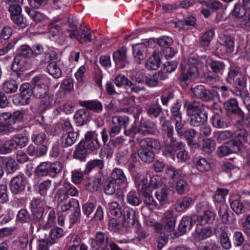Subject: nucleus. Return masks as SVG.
<instances>
[{
	"label": "nucleus",
	"mask_w": 250,
	"mask_h": 250,
	"mask_svg": "<svg viewBox=\"0 0 250 250\" xmlns=\"http://www.w3.org/2000/svg\"><path fill=\"white\" fill-rule=\"evenodd\" d=\"M247 8L240 3H236L231 11L232 16L237 19H241L246 15Z\"/></svg>",
	"instance_id": "44"
},
{
	"label": "nucleus",
	"mask_w": 250,
	"mask_h": 250,
	"mask_svg": "<svg viewBox=\"0 0 250 250\" xmlns=\"http://www.w3.org/2000/svg\"><path fill=\"white\" fill-rule=\"evenodd\" d=\"M168 139L169 142L165 144L164 149L165 152L170 156H174L177 151L182 150L185 146L182 142L178 141L174 137Z\"/></svg>",
	"instance_id": "9"
},
{
	"label": "nucleus",
	"mask_w": 250,
	"mask_h": 250,
	"mask_svg": "<svg viewBox=\"0 0 250 250\" xmlns=\"http://www.w3.org/2000/svg\"><path fill=\"white\" fill-rule=\"evenodd\" d=\"M30 58H33L31 48L27 45H22L18 49L13 62H20L22 59Z\"/></svg>",
	"instance_id": "22"
},
{
	"label": "nucleus",
	"mask_w": 250,
	"mask_h": 250,
	"mask_svg": "<svg viewBox=\"0 0 250 250\" xmlns=\"http://www.w3.org/2000/svg\"><path fill=\"white\" fill-rule=\"evenodd\" d=\"M187 115L188 117L204 112V106L199 102L192 101L191 102L186 101L184 104Z\"/></svg>",
	"instance_id": "10"
},
{
	"label": "nucleus",
	"mask_w": 250,
	"mask_h": 250,
	"mask_svg": "<svg viewBox=\"0 0 250 250\" xmlns=\"http://www.w3.org/2000/svg\"><path fill=\"white\" fill-rule=\"evenodd\" d=\"M88 116L89 112L87 110L81 109L76 111L74 118L77 125L82 126L87 122Z\"/></svg>",
	"instance_id": "32"
},
{
	"label": "nucleus",
	"mask_w": 250,
	"mask_h": 250,
	"mask_svg": "<svg viewBox=\"0 0 250 250\" xmlns=\"http://www.w3.org/2000/svg\"><path fill=\"white\" fill-rule=\"evenodd\" d=\"M195 231L196 237L198 241L209 237L212 234V231L210 228H202L201 225L197 226Z\"/></svg>",
	"instance_id": "37"
},
{
	"label": "nucleus",
	"mask_w": 250,
	"mask_h": 250,
	"mask_svg": "<svg viewBox=\"0 0 250 250\" xmlns=\"http://www.w3.org/2000/svg\"><path fill=\"white\" fill-rule=\"evenodd\" d=\"M79 191L74 186L68 182H64L62 187L56 193L55 198L60 202L66 201L68 196H77Z\"/></svg>",
	"instance_id": "2"
},
{
	"label": "nucleus",
	"mask_w": 250,
	"mask_h": 250,
	"mask_svg": "<svg viewBox=\"0 0 250 250\" xmlns=\"http://www.w3.org/2000/svg\"><path fill=\"white\" fill-rule=\"evenodd\" d=\"M238 77L233 79L234 81V85L237 88L236 91V95L240 96L242 92H248V91L246 89V81L247 77L243 75H238Z\"/></svg>",
	"instance_id": "29"
},
{
	"label": "nucleus",
	"mask_w": 250,
	"mask_h": 250,
	"mask_svg": "<svg viewBox=\"0 0 250 250\" xmlns=\"http://www.w3.org/2000/svg\"><path fill=\"white\" fill-rule=\"evenodd\" d=\"M233 41L229 37H225L223 43L218 47V49L220 50L222 54L231 53L233 51Z\"/></svg>",
	"instance_id": "38"
},
{
	"label": "nucleus",
	"mask_w": 250,
	"mask_h": 250,
	"mask_svg": "<svg viewBox=\"0 0 250 250\" xmlns=\"http://www.w3.org/2000/svg\"><path fill=\"white\" fill-rule=\"evenodd\" d=\"M158 100H157L155 103H151L148 104L146 108V114L151 118H156L160 116L161 114L165 115L163 114V111L162 107L158 103Z\"/></svg>",
	"instance_id": "27"
},
{
	"label": "nucleus",
	"mask_w": 250,
	"mask_h": 250,
	"mask_svg": "<svg viewBox=\"0 0 250 250\" xmlns=\"http://www.w3.org/2000/svg\"><path fill=\"white\" fill-rule=\"evenodd\" d=\"M162 134L166 136L167 139H171L174 137V127L171 121L166 119L165 115L159 117Z\"/></svg>",
	"instance_id": "11"
},
{
	"label": "nucleus",
	"mask_w": 250,
	"mask_h": 250,
	"mask_svg": "<svg viewBox=\"0 0 250 250\" xmlns=\"http://www.w3.org/2000/svg\"><path fill=\"white\" fill-rule=\"evenodd\" d=\"M199 250H221V248L214 241H208L199 247Z\"/></svg>",
	"instance_id": "64"
},
{
	"label": "nucleus",
	"mask_w": 250,
	"mask_h": 250,
	"mask_svg": "<svg viewBox=\"0 0 250 250\" xmlns=\"http://www.w3.org/2000/svg\"><path fill=\"white\" fill-rule=\"evenodd\" d=\"M123 225L125 228H129L134 226L136 220V211L128 207L124 208L123 210Z\"/></svg>",
	"instance_id": "8"
},
{
	"label": "nucleus",
	"mask_w": 250,
	"mask_h": 250,
	"mask_svg": "<svg viewBox=\"0 0 250 250\" xmlns=\"http://www.w3.org/2000/svg\"><path fill=\"white\" fill-rule=\"evenodd\" d=\"M17 220L21 223H28L32 220L30 214L26 209H21L18 213Z\"/></svg>",
	"instance_id": "54"
},
{
	"label": "nucleus",
	"mask_w": 250,
	"mask_h": 250,
	"mask_svg": "<svg viewBox=\"0 0 250 250\" xmlns=\"http://www.w3.org/2000/svg\"><path fill=\"white\" fill-rule=\"evenodd\" d=\"M114 83L118 87L125 86V87L128 86L130 87L131 91L134 89L133 87H131L133 85L132 83L125 76L119 75L117 76L115 79Z\"/></svg>",
	"instance_id": "48"
},
{
	"label": "nucleus",
	"mask_w": 250,
	"mask_h": 250,
	"mask_svg": "<svg viewBox=\"0 0 250 250\" xmlns=\"http://www.w3.org/2000/svg\"><path fill=\"white\" fill-rule=\"evenodd\" d=\"M32 95L38 99H42L46 97L49 92L48 85L44 83L36 84L32 86Z\"/></svg>",
	"instance_id": "21"
},
{
	"label": "nucleus",
	"mask_w": 250,
	"mask_h": 250,
	"mask_svg": "<svg viewBox=\"0 0 250 250\" xmlns=\"http://www.w3.org/2000/svg\"><path fill=\"white\" fill-rule=\"evenodd\" d=\"M189 124L191 126L199 127L203 125L208 120V113L206 111L195 114L189 117Z\"/></svg>",
	"instance_id": "25"
},
{
	"label": "nucleus",
	"mask_w": 250,
	"mask_h": 250,
	"mask_svg": "<svg viewBox=\"0 0 250 250\" xmlns=\"http://www.w3.org/2000/svg\"><path fill=\"white\" fill-rule=\"evenodd\" d=\"M250 139V134L244 128L236 130L233 133V139L231 141L233 144L234 151H240L245 143H248Z\"/></svg>",
	"instance_id": "3"
},
{
	"label": "nucleus",
	"mask_w": 250,
	"mask_h": 250,
	"mask_svg": "<svg viewBox=\"0 0 250 250\" xmlns=\"http://www.w3.org/2000/svg\"><path fill=\"white\" fill-rule=\"evenodd\" d=\"M194 216L192 217H183L178 226V231L180 235L185 234L188 230H190L194 223Z\"/></svg>",
	"instance_id": "24"
},
{
	"label": "nucleus",
	"mask_w": 250,
	"mask_h": 250,
	"mask_svg": "<svg viewBox=\"0 0 250 250\" xmlns=\"http://www.w3.org/2000/svg\"><path fill=\"white\" fill-rule=\"evenodd\" d=\"M239 151H234L233 144L230 141L229 143V146H220L217 150L218 155L220 157H224L229 155L231 153H237Z\"/></svg>",
	"instance_id": "51"
},
{
	"label": "nucleus",
	"mask_w": 250,
	"mask_h": 250,
	"mask_svg": "<svg viewBox=\"0 0 250 250\" xmlns=\"http://www.w3.org/2000/svg\"><path fill=\"white\" fill-rule=\"evenodd\" d=\"M140 195L142 197L144 204L146 206H151L153 208H157L158 204L149 191L145 192Z\"/></svg>",
	"instance_id": "45"
},
{
	"label": "nucleus",
	"mask_w": 250,
	"mask_h": 250,
	"mask_svg": "<svg viewBox=\"0 0 250 250\" xmlns=\"http://www.w3.org/2000/svg\"><path fill=\"white\" fill-rule=\"evenodd\" d=\"M88 156V150L85 146L84 142H81L76 146L73 153V158L81 162H84Z\"/></svg>",
	"instance_id": "15"
},
{
	"label": "nucleus",
	"mask_w": 250,
	"mask_h": 250,
	"mask_svg": "<svg viewBox=\"0 0 250 250\" xmlns=\"http://www.w3.org/2000/svg\"><path fill=\"white\" fill-rule=\"evenodd\" d=\"M90 30V29L89 28L81 25L78 30L79 34L75 35L73 33H72L69 34L68 36L71 39L76 38L81 42H90L92 39L91 35L89 32Z\"/></svg>",
	"instance_id": "13"
},
{
	"label": "nucleus",
	"mask_w": 250,
	"mask_h": 250,
	"mask_svg": "<svg viewBox=\"0 0 250 250\" xmlns=\"http://www.w3.org/2000/svg\"><path fill=\"white\" fill-rule=\"evenodd\" d=\"M18 83L16 81L11 79L4 82L2 85V89L6 94H12L17 92Z\"/></svg>",
	"instance_id": "39"
},
{
	"label": "nucleus",
	"mask_w": 250,
	"mask_h": 250,
	"mask_svg": "<svg viewBox=\"0 0 250 250\" xmlns=\"http://www.w3.org/2000/svg\"><path fill=\"white\" fill-rule=\"evenodd\" d=\"M214 37V32L212 30H208L202 35L201 44L204 47H208Z\"/></svg>",
	"instance_id": "49"
},
{
	"label": "nucleus",
	"mask_w": 250,
	"mask_h": 250,
	"mask_svg": "<svg viewBox=\"0 0 250 250\" xmlns=\"http://www.w3.org/2000/svg\"><path fill=\"white\" fill-rule=\"evenodd\" d=\"M193 204L192 199L188 196L183 197L177 201L175 208L177 212L185 211Z\"/></svg>",
	"instance_id": "30"
},
{
	"label": "nucleus",
	"mask_w": 250,
	"mask_h": 250,
	"mask_svg": "<svg viewBox=\"0 0 250 250\" xmlns=\"http://www.w3.org/2000/svg\"><path fill=\"white\" fill-rule=\"evenodd\" d=\"M196 167L200 172H205L210 169L209 164L204 158L198 159L196 162Z\"/></svg>",
	"instance_id": "56"
},
{
	"label": "nucleus",
	"mask_w": 250,
	"mask_h": 250,
	"mask_svg": "<svg viewBox=\"0 0 250 250\" xmlns=\"http://www.w3.org/2000/svg\"><path fill=\"white\" fill-rule=\"evenodd\" d=\"M6 171L9 173H14L18 168V164L15 159L12 157L4 159Z\"/></svg>",
	"instance_id": "46"
},
{
	"label": "nucleus",
	"mask_w": 250,
	"mask_h": 250,
	"mask_svg": "<svg viewBox=\"0 0 250 250\" xmlns=\"http://www.w3.org/2000/svg\"><path fill=\"white\" fill-rule=\"evenodd\" d=\"M127 48L122 46L113 54V59L115 62H125L128 61L127 57Z\"/></svg>",
	"instance_id": "34"
},
{
	"label": "nucleus",
	"mask_w": 250,
	"mask_h": 250,
	"mask_svg": "<svg viewBox=\"0 0 250 250\" xmlns=\"http://www.w3.org/2000/svg\"><path fill=\"white\" fill-rule=\"evenodd\" d=\"M120 187L117 183L108 177L104 181V191L107 195H113L116 190Z\"/></svg>",
	"instance_id": "36"
},
{
	"label": "nucleus",
	"mask_w": 250,
	"mask_h": 250,
	"mask_svg": "<svg viewBox=\"0 0 250 250\" xmlns=\"http://www.w3.org/2000/svg\"><path fill=\"white\" fill-rule=\"evenodd\" d=\"M133 55L136 62L144 60L146 57V46L144 43H137L132 46Z\"/></svg>",
	"instance_id": "16"
},
{
	"label": "nucleus",
	"mask_w": 250,
	"mask_h": 250,
	"mask_svg": "<svg viewBox=\"0 0 250 250\" xmlns=\"http://www.w3.org/2000/svg\"><path fill=\"white\" fill-rule=\"evenodd\" d=\"M138 155L143 163L146 164L153 162L155 159L154 152L146 148L141 147L138 150Z\"/></svg>",
	"instance_id": "28"
},
{
	"label": "nucleus",
	"mask_w": 250,
	"mask_h": 250,
	"mask_svg": "<svg viewBox=\"0 0 250 250\" xmlns=\"http://www.w3.org/2000/svg\"><path fill=\"white\" fill-rule=\"evenodd\" d=\"M240 20L238 21V26L242 28L244 30L246 31H250V13H249L248 16L244 18L239 19Z\"/></svg>",
	"instance_id": "61"
},
{
	"label": "nucleus",
	"mask_w": 250,
	"mask_h": 250,
	"mask_svg": "<svg viewBox=\"0 0 250 250\" xmlns=\"http://www.w3.org/2000/svg\"><path fill=\"white\" fill-rule=\"evenodd\" d=\"M163 59V53L156 48L149 57L147 62H161Z\"/></svg>",
	"instance_id": "57"
},
{
	"label": "nucleus",
	"mask_w": 250,
	"mask_h": 250,
	"mask_svg": "<svg viewBox=\"0 0 250 250\" xmlns=\"http://www.w3.org/2000/svg\"><path fill=\"white\" fill-rule=\"evenodd\" d=\"M194 223H196L197 226H202L207 223H212L215 219V214L211 211L207 210L202 215H194Z\"/></svg>",
	"instance_id": "19"
},
{
	"label": "nucleus",
	"mask_w": 250,
	"mask_h": 250,
	"mask_svg": "<svg viewBox=\"0 0 250 250\" xmlns=\"http://www.w3.org/2000/svg\"><path fill=\"white\" fill-rule=\"evenodd\" d=\"M12 100L13 104L17 105H26L30 103V100L21 93L14 95Z\"/></svg>",
	"instance_id": "55"
},
{
	"label": "nucleus",
	"mask_w": 250,
	"mask_h": 250,
	"mask_svg": "<svg viewBox=\"0 0 250 250\" xmlns=\"http://www.w3.org/2000/svg\"><path fill=\"white\" fill-rule=\"evenodd\" d=\"M224 107L228 113L237 115L241 121L244 120L245 114L239 107L238 102L235 99L232 98L226 101L224 103Z\"/></svg>",
	"instance_id": "6"
},
{
	"label": "nucleus",
	"mask_w": 250,
	"mask_h": 250,
	"mask_svg": "<svg viewBox=\"0 0 250 250\" xmlns=\"http://www.w3.org/2000/svg\"><path fill=\"white\" fill-rule=\"evenodd\" d=\"M26 179L23 174H19L13 177L10 182V189L14 194H20L25 188Z\"/></svg>",
	"instance_id": "7"
},
{
	"label": "nucleus",
	"mask_w": 250,
	"mask_h": 250,
	"mask_svg": "<svg viewBox=\"0 0 250 250\" xmlns=\"http://www.w3.org/2000/svg\"><path fill=\"white\" fill-rule=\"evenodd\" d=\"M129 117L126 116H114L112 119V124H116L121 127L126 128L129 123Z\"/></svg>",
	"instance_id": "52"
},
{
	"label": "nucleus",
	"mask_w": 250,
	"mask_h": 250,
	"mask_svg": "<svg viewBox=\"0 0 250 250\" xmlns=\"http://www.w3.org/2000/svg\"><path fill=\"white\" fill-rule=\"evenodd\" d=\"M104 167V161L102 159H94L88 161L86 165L84 173L88 174L94 168L102 170Z\"/></svg>",
	"instance_id": "33"
},
{
	"label": "nucleus",
	"mask_w": 250,
	"mask_h": 250,
	"mask_svg": "<svg viewBox=\"0 0 250 250\" xmlns=\"http://www.w3.org/2000/svg\"><path fill=\"white\" fill-rule=\"evenodd\" d=\"M181 104L177 100L171 109V117L175 121L174 127H176L185 123L182 121V114L180 111Z\"/></svg>",
	"instance_id": "20"
},
{
	"label": "nucleus",
	"mask_w": 250,
	"mask_h": 250,
	"mask_svg": "<svg viewBox=\"0 0 250 250\" xmlns=\"http://www.w3.org/2000/svg\"><path fill=\"white\" fill-rule=\"evenodd\" d=\"M192 89L195 97L204 102L211 101L217 93L214 90L206 89L203 85H197Z\"/></svg>",
	"instance_id": "5"
},
{
	"label": "nucleus",
	"mask_w": 250,
	"mask_h": 250,
	"mask_svg": "<svg viewBox=\"0 0 250 250\" xmlns=\"http://www.w3.org/2000/svg\"><path fill=\"white\" fill-rule=\"evenodd\" d=\"M65 202L62 206V210L64 212L69 209L75 210L79 208V204L77 200L71 198L69 201H65Z\"/></svg>",
	"instance_id": "53"
},
{
	"label": "nucleus",
	"mask_w": 250,
	"mask_h": 250,
	"mask_svg": "<svg viewBox=\"0 0 250 250\" xmlns=\"http://www.w3.org/2000/svg\"><path fill=\"white\" fill-rule=\"evenodd\" d=\"M215 143L211 139L204 140L203 141V149L208 154L211 153L215 149Z\"/></svg>",
	"instance_id": "58"
},
{
	"label": "nucleus",
	"mask_w": 250,
	"mask_h": 250,
	"mask_svg": "<svg viewBox=\"0 0 250 250\" xmlns=\"http://www.w3.org/2000/svg\"><path fill=\"white\" fill-rule=\"evenodd\" d=\"M168 194V189L167 187H163L155 192V197L159 201L160 205H164L167 202Z\"/></svg>",
	"instance_id": "43"
},
{
	"label": "nucleus",
	"mask_w": 250,
	"mask_h": 250,
	"mask_svg": "<svg viewBox=\"0 0 250 250\" xmlns=\"http://www.w3.org/2000/svg\"><path fill=\"white\" fill-rule=\"evenodd\" d=\"M101 180L95 177L89 178L85 180L83 185L85 189L91 192L97 191L101 186Z\"/></svg>",
	"instance_id": "23"
},
{
	"label": "nucleus",
	"mask_w": 250,
	"mask_h": 250,
	"mask_svg": "<svg viewBox=\"0 0 250 250\" xmlns=\"http://www.w3.org/2000/svg\"><path fill=\"white\" fill-rule=\"evenodd\" d=\"M14 141L17 145V147L19 146L21 148L25 147L28 142V138L21 134L15 135L13 136Z\"/></svg>",
	"instance_id": "63"
},
{
	"label": "nucleus",
	"mask_w": 250,
	"mask_h": 250,
	"mask_svg": "<svg viewBox=\"0 0 250 250\" xmlns=\"http://www.w3.org/2000/svg\"><path fill=\"white\" fill-rule=\"evenodd\" d=\"M211 120L212 125L216 128L225 129L228 126L224 118L219 114L214 115Z\"/></svg>",
	"instance_id": "42"
},
{
	"label": "nucleus",
	"mask_w": 250,
	"mask_h": 250,
	"mask_svg": "<svg viewBox=\"0 0 250 250\" xmlns=\"http://www.w3.org/2000/svg\"><path fill=\"white\" fill-rule=\"evenodd\" d=\"M139 144L141 147L146 148L153 151L159 150L161 147L160 141L154 138L147 137L141 139Z\"/></svg>",
	"instance_id": "12"
},
{
	"label": "nucleus",
	"mask_w": 250,
	"mask_h": 250,
	"mask_svg": "<svg viewBox=\"0 0 250 250\" xmlns=\"http://www.w3.org/2000/svg\"><path fill=\"white\" fill-rule=\"evenodd\" d=\"M232 242L236 248L241 247L245 242V237L242 232L235 231L233 232L232 237Z\"/></svg>",
	"instance_id": "47"
},
{
	"label": "nucleus",
	"mask_w": 250,
	"mask_h": 250,
	"mask_svg": "<svg viewBox=\"0 0 250 250\" xmlns=\"http://www.w3.org/2000/svg\"><path fill=\"white\" fill-rule=\"evenodd\" d=\"M218 213L223 223L232 224L235 220L234 213L225 205L220 207Z\"/></svg>",
	"instance_id": "17"
},
{
	"label": "nucleus",
	"mask_w": 250,
	"mask_h": 250,
	"mask_svg": "<svg viewBox=\"0 0 250 250\" xmlns=\"http://www.w3.org/2000/svg\"><path fill=\"white\" fill-rule=\"evenodd\" d=\"M185 123L175 127L177 136L180 138H184L187 141L188 146L191 148H197L198 144L195 141L197 132L192 128H185Z\"/></svg>",
	"instance_id": "1"
},
{
	"label": "nucleus",
	"mask_w": 250,
	"mask_h": 250,
	"mask_svg": "<svg viewBox=\"0 0 250 250\" xmlns=\"http://www.w3.org/2000/svg\"><path fill=\"white\" fill-rule=\"evenodd\" d=\"M110 240L106 233L98 231L96 233L95 238L91 239V246L93 250H107L106 248Z\"/></svg>",
	"instance_id": "4"
},
{
	"label": "nucleus",
	"mask_w": 250,
	"mask_h": 250,
	"mask_svg": "<svg viewBox=\"0 0 250 250\" xmlns=\"http://www.w3.org/2000/svg\"><path fill=\"white\" fill-rule=\"evenodd\" d=\"M47 68L49 74L54 78L58 79L61 77L62 75V70L57 63H48Z\"/></svg>",
	"instance_id": "50"
},
{
	"label": "nucleus",
	"mask_w": 250,
	"mask_h": 250,
	"mask_svg": "<svg viewBox=\"0 0 250 250\" xmlns=\"http://www.w3.org/2000/svg\"><path fill=\"white\" fill-rule=\"evenodd\" d=\"M109 178L120 186L126 183V177L123 170L119 168H114Z\"/></svg>",
	"instance_id": "31"
},
{
	"label": "nucleus",
	"mask_w": 250,
	"mask_h": 250,
	"mask_svg": "<svg viewBox=\"0 0 250 250\" xmlns=\"http://www.w3.org/2000/svg\"><path fill=\"white\" fill-rule=\"evenodd\" d=\"M34 174L38 178L49 176L48 162L41 163L35 169Z\"/></svg>",
	"instance_id": "40"
},
{
	"label": "nucleus",
	"mask_w": 250,
	"mask_h": 250,
	"mask_svg": "<svg viewBox=\"0 0 250 250\" xmlns=\"http://www.w3.org/2000/svg\"><path fill=\"white\" fill-rule=\"evenodd\" d=\"M228 227L222 224H218L214 229V234L218 236L219 239L228 235Z\"/></svg>",
	"instance_id": "62"
},
{
	"label": "nucleus",
	"mask_w": 250,
	"mask_h": 250,
	"mask_svg": "<svg viewBox=\"0 0 250 250\" xmlns=\"http://www.w3.org/2000/svg\"><path fill=\"white\" fill-rule=\"evenodd\" d=\"M49 165V176L52 178L56 177L57 174L62 171L63 165L60 162H55L53 163L48 162Z\"/></svg>",
	"instance_id": "41"
},
{
	"label": "nucleus",
	"mask_w": 250,
	"mask_h": 250,
	"mask_svg": "<svg viewBox=\"0 0 250 250\" xmlns=\"http://www.w3.org/2000/svg\"><path fill=\"white\" fill-rule=\"evenodd\" d=\"M78 134L74 131H69L63 134L60 139L62 146L67 148L72 146L77 139Z\"/></svg>",
	"instance_id": "18"
},
{
	"label": "nucleus",
	"mask_w": 250,
	"mask_h": 250,
	"mask_svg": "<svg viewBox=\"0 0 250 250\" xmlns=\"http://www.w3.org/2000/svg\"><path fill=\"white\" fill-rule=\"evenodd\" d=\"M163 222L165 223V230L168 232L172 231L175 228L176 218L174 216V212L172 210H167L163 215Z\"/></svg>",
	"instance_id": "14"
},
{
	"label": "nucleus",
	"mask_w": 250,
	"mask_h": 250,
	"mask_svg": "<svg viewBox=\"0 0 250 250\" xmlns=\"http://www.w3.org/2000/svg\"><path fill=\"white\" fill-rule=\"evenodd\" d=\"M44 60L47 62H58L61 61V57L54 51L50 50L44 53Z\"/></svg>",
	"instance_id": "60"
},
{
	"label": "nucleus",
	"mask_w": 250,
	"mask_h": 250,
	"mask_svg": "<svg viewBox=\"0 0 250 250\" xmlns=\"http://www.w3.org/2000/svg\"><path fill=\"white\" fill-rule=\"evenodd\" d=\"M230 206L237 214L247 213L250 211V202L248 201L241 203L239 200H235L231 202Z\"/></svg>",
	"instance_id": "26"
},
{
	"label": "nucleus",
	"mask_w": 250,
	"mask_h": 250,
	"mask_svg": "<svg viewBox=\"0 0 250 250\" xmlns=\"http://www.w3.org/2000/svg\"><path fill=\"white\" fill-rule=\"evenodd\" d=\"M17 148V145L13 138L12 139L8 140L3 144L2 154L10 153L13 150H16Z\"/></svg>",
	"instance_id": "59"
},
{
	"label": "nucleus",
	"mask_w": 250,
	"mask_h": 250,
	"mask_svg": "<svg viewBox=\"0 0 250 250\" xmlns=\"http://www.w3.org/2000/svg\"><path fill=\"white\" fill-rule=\"evenodd\" d=\"M79 104L87 109L100 112L102 110L103 106L101 102L98 101H80Z\"/></svg>",
	"instance_id": "35"
}]
</instances>
